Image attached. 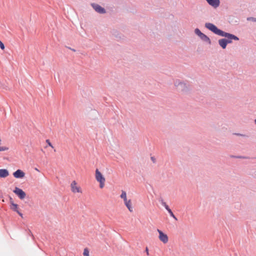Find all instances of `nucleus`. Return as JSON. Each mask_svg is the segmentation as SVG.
<instances>
[{
  "instance_id": "obj_31",
  "label": "nucleus",
  "mask_w": 256,
  "mask_h": 256,
  "mask_svg": "<svg viewBox=\"0 0 256 256\" xmlns=\"http://www.w3.org/2000/svg\"><path fill=\"white\" fill-rule=\"evenodd\" d=\"M254 123L256 124V118L254 120Z\"/></svg>"
},
{
  "instance_id": "obj_21",
  "label": "nucleus",
  "mask_w": 256,
  "mask_h": 256,
  "mask_svg": "<svg viewBox=\"0 0 256 256\" xmlns=\"http://www.w3.org/2000/svg\"><path fill=\"white\" fill-rule=\"evenodd\" d=\"M104 182H105V180H103V181H102L101 182H100V188H104Z\"/></svg>"
},
{
  "instance_id": "obj_10",
  "label": "nucleus",
  "mask_w": 256,
  "mask_h": 256,
  "mask_svg": "<svg viewBox=\"0 0 256 256\" xmlns=\"http://www.w3.org/2000/svg\"><path fill=\"white\" fill-rule=\"evenodd\" d=\"M76 181H73L71 184V188L73 192H80L81 191L80 190V188L79 187L76 186Z\"/></svg>"
},
{
  "instance_id": "obj_20",
  "label": "nucleus",
  "mask_w": 256,
  "mask_h": 256,
  "mask_svg": "<svg viewBox=\"0 0 256 256\" xmlns=\"http://www.w3.org/2000/svg\"><path fill=\"white\" fill-rule=\"evenodd\" d=\"M248 20H252L253 22H256V18L253 17H249L247 18Z\"/></svg>"
},
{
  "instance_id": "obj_1",
  "label": "nucleus",
  "mask_w": 256,
  "mask_h": 256,
  "mask_svg": "<svg viewBox=\"0 0 256 256\" xmlns=\"http://www.w3.org/2000/svg\"><path fill=\"white\" fill-rule=\"evenodd\" d=\"M204 26L214 34L226 38H221L218 40V44L222 49H225L228 44L232 43V40H239V38L237 36L218 28L212 23L206 22Z\"/></svg>"
},
{
  "instance_id": "obj_27",
  "label": "nucleus",
  "mask_w": 256,
  "mask_h": 256,
  "mask_svg": "<svg viewBox=\"0 0 256 256\" xmlns=\"http://www.w3.org/2000/svg\"><path fill=\"white\" fill-rule=\"evenodd\" d=\"M235 134L236 136H244V135L242 134H239V133H236V134Z\"/></svg>"
},
{
  "instance_id": "obj_24",
  "label": "nucleus",
  "mask_w": 256,
  "mask_h": 256,
  "mask_svg": "<svg viewBox=\"0 0 256 256\" xmlns=\"http://www.w3.org/2000/svg\"><path fill=\"white\" fill-rule=\"evenodd\" d=\"M10 204H11L10 206H12V204H14V202L12 198L11 197H10Z\"/></svg>"
},
{
  "instance_id": "obj_18",
  "label": "nucleus",
  "mask_w": 256,
  "mask_h": 256,
  "mask_svg": "<svg viewBox=\"0 0 256 256\" xmlns=\"http://www.w3.org/2000/svg\"><path fill=\"white\" fill-rule=\"evenodd\" d=\"M83 254L84 256H89V251L87 248L84 249Z\"/></svg>"
},
{
  "instance_id": "obj_23",
  "label": "nucleus",
  "mask_w": 256,
  "mask_h": 256,
  "mask_svg": "<svg viewBox=\"0 0 256 256\" xmlns=\"http://www.w3.org/2000/svg\"><path fill=\"white\" fill-rule=\"evenodd\" d=\"M0 48L2 50H4V44L0 41Z\"/></svg>"
},
{
  "instance_id": "obj_9",
  "label": "nucleus",
  "mask_w": 256,
  "mask_h": 256,
  "mask_svg": "<svg viewBox=\"0 0 256 256\" xmlns=\"http://www.w3.org/2000/svg\"><path fill=\"white\" fill-rule=\"evenodd\" d=\"M207 2L211 6L214 8L218 7L220 6V0H206Z\"/></svg>"
},
{
  "instance_id": "obj_29",
  "label": "nucleus",
  "mask_w": 256,
  "mask_h": 256,
  "mask_svg": "<svg viewBox=\"0 0 256 256\" xmlns=\"http://www.w3.org/2000/svg\"><path fill=\"white\" fill-rule=\"evenodd\" d=\"M29 232H30V234L32 235L33 236L31 231L29 230Z\"/></svg>"
},
{
  "instance_id": "obj_2",
  "label": "nucleus",
  "mask_w": 256,
  "mask_h": 256,
  "mask_svg": "<svg viewBox=\"0 0 256 256\" xmlns=\"http://www.w3.org/2000/svg\"><path fill=\"white\" fill-rule=\"evenodd\" d=\"M174 85L176 89L180 92H186L189 89L188 84L187 82L184 81H181L180 80H175L174 82Z\"/></svg>"
},
{
  "instance_id": "obj_17",
  "label": "nucleus",
  "mask_w": 256,
  "mask_h": 256,
  "mask_svg": "<svg viewBox=\"0 0 256 256\" xmlns=\"http://www.w3.org/2000/svg\"><path fill=\"white\" fill-rule=\"evenodd\" d=\"M232 158H242V159H248V158H250L248 156H232Z\"/></svg>"
},
{
  "instance_id": "obj_3",
  "label": "nucleus",
  "mask_w": 256,
  "mask_h": 256,
  "mask_svg": "<svg viewBox=\"0 0 256 256\" xmlns=\"http://www.w3.org/2000/svg\"><path fill=\"white\" fill-rule=\"evenodd\" d=\"M121 198H122L124 201L125 206L128 208L130 212H132L133 210L132 207V202L130 200H127L126 193L125 191L122 190V194L120 196Z\"/></svg>"
},
{
  "instance_id": "obj_8",
  "label": "nucleus",
  "mask_w": 256,
  "mask_h": 256,
  "mask_svg": "<svg viewBox=\"0 0 256 256\" xmlns=\"http://www.w3.org/2000/svg\"><path fill=\"white\" fill-rule=\"evenodd\" d=\"M96 180L98 182H101L103 180H106L105 178L104 177L101 172L98 170V169H96Z\"/></svg>"
},
{
  "instance_id": "obj_15",
  "label": "nucleus",
  "mask_w": 256,
  "mask_h": 256,
  "mask_svg": "<svg viewBox=\"0 0 256 256\" xmlns=\"http://www.w3.org/2000/svg\"><path fill=\"white\" fill-rule=\"evenodd\" d=\"M194 32L198 36H200L202 34V32L198 28L194 30Z\"/></svg>"
},
{
  "instance_id": "obj_16",
  "label": "nucleus",
  "mask_w": 256,
  "mask_h": 256,
  "mask_svg": "<svg viewBox=\"0 0 256 256\" xmlns=\"http://www.w3.org/2000/svg\"><path fill=\"white\" fill-rule=\"evenodd\" d=\"M168 212L169 213L170 216L173 218L175 220H177V218L174 215V214H173L172 212V210L170 209L168 210Z\"/></svg>"
},
{
  "instance_id": "obj_19",
  "label": "nucleus",
  "mask_w": 256,
  "mask_h": 256,
  "mask_svg": "<svg viewBox=\"0 0 256 256\" xmlns=\"http://www.w3.org/2000/svg\"><path fill=\"white\" fill-rule=\"evenodd\" d=\"M8 148L6 146H0V152L7 150Z\"/></svg>"
},
{
  "instance_id": "obj_30",
  "label": "nucleus",
  "mask_w": 256,
  "mask_h": 256,
  "mask_svg": "<svg viewBox=\"0 0 256 256\" xmlns=\"http://www.w3.org/2000/svg\"><path fill=\"white\" fill-rule=\"evenodd\" d=\"M152 160H153V162H154V158L152 157Z\"/></svg>"
},
{
  "instance_id": "obj_14",
  "label": "nucleus",
  "mask_w": 256,
  "mask_h": 256,
  "mask_svg": "<svg viewBox=\"0 0 256 256\" xmlns=\"http://www.w3.org/2000/svg\"><path fill=\"white\" fill-rule=\"evenodd\" d=\"M10 209L17 212L18 211V205L12 204V206H10Z\"/></svg>"
},
{
  "instance_id": "obj_7",
  "label": "nucleus",
  "mask_w": 256,
  "mask_h": 256,
  "mask_svg": "<svg viewBox=\"0 0 256 256\" xmlns=\"http://www.w3.org/2000/svg\"><path fill=\"white\" fill-rule=\"evenodd\" d=\"M24 175V172L20 170H18L13 173L14 176L16 178H22Z\"/></svg>"
},
{
  "instance_id": "obj_13",
  "label": "nucleus",
  "mask_w": 256,
  "mask_h": 256,
  "mask_svg": "<svg viewBox=\"0 0 256 256\" xmlns=\"http://www.w3.org/2000/svg\"><path fill=\"white\" fill-rule=\"evenodd\" d=\"M159 202L161 203L162 205L165 208L167 211L168 210L170 209L169 206L166 204V202H164L162 198H160L159 200Z\"/></svg>"
},
{
  "instance_id": "obj_5",
  "label": "nucleus",
  "mask_w": 256,
  "mask_h": 256,
  "mask_svg": "<svg viewBox=\"0 0 256 256\" xmlns=\"http://www.w3.org/2000/svg\"><path fill=\"white\" fill-rule=\"evenodd\" d=\"M13 192L16 194L20 200L24 199L26 196V192L18 187L15 188Z\"/></svg>"
},
{
  "instance_id": "obj_32",
  "label": "nucleus",
  "mask_w": 256,
  "mask_h": 256,
  "mask_svg": "<svg viewBox=\"0 0 256 256\" xmlns=\"http://www.w3.org/2000/svg\"><path fill=\"white\" fill-rule=\"evenodd\" d=\"M254 158H256V157Z\"/></svg>"
},
{
  "instance_id": "obj_4",
  "label": "nucleus",
  "mask_w": 256,
  "mask_h": 256,
  "mask_svg": "<svg viewBox=\"0 0 256 256\" xmlns=\"http://www.w3.org/2000/svg\"><path fill=\"white\" fill-rule=\"evenodd\" d=\"M90 5L94 10L98 13L100 14H104L106 13V10L104 9V8H102L98 4L96 3H92Z\"/></svg>"
},
{
  "instance_id": "obj_6",
  "label": "nucleus",
  "mask_w": 256,
  "mask_h": 256,
  "mask_svg": "<svg viewBox=\"0 0 256 256\" xmlns=\"http://www.w3.org/2000/svg\"><path fill=\"white\" fill-rule=\"evenodd\" d=\"M159 234L158 238L160 241H162L164 244H166L168 242V236L165 234H164L162 230L159 229L157 230Z\"/></svg>"
},
{
  "instance_id": "obj_26",
  "label": "nucleus",
  "mask_w": 256,
  "mask_h": 256,
  "mask_svg": "<svg viewBox=\"0 0 256 256\" xmlns=\"http://www.w3.org/2000/svg\"><path fill=\"white\" fill-rule=\"evenodd\" d=\"M146 254L148 256L149 255V252H148V248H146Z\"/></svg>"
},
{
  "instance_id": "obj_22",
  "label": "nucleus",
  "mask_w": 256,
  "mask_h": 256,
  "mask_svg": "<svg viewBox=\"0 0 256 256\" xmlns=\"http://www.w3.org/2000/svg\"><path fill=\"white\" fill-rule=\"evenodd\" d=\"M46 142L48 144L49 146H51V147H52V148H54V147H53V146H52V144H51V142H50V140H46Z\"/></svg>"
},
{
  "instance_id": "obj_25",
  "label": "nucleus",
  "mask_w": 256,
  "mask_h": 256,
  "mask_svg": "<svg viewBox=\"0 0 256 256\" xmlns=\"http://www.w3.org/2000/svg\"><path fill=\"white\" fill-rule=\"evenodd\" d=\"M17 213L19 214L20 216L22 218V214L20 212L19 210L17 212Z\"/></svg>"
},
{
  "instance_id": "obj_28",
  "label": "nucleus",
  "mask_w": 256,
  "mask_h": 256,
  "mask_svg": "<svg viewBox=\"0 0 256 256\" xmlns=\"http://www.w3.org/2000/svg\"><path fill=\"white\" fill-rule=\"evenodd\" d=\"M69 48L71 50H72L74 52L76 51V50L74 49H72V48Z\"/></svg>"
},
{
  "instance_id": "obj_11",
  "label": "nucleus",
  "mask_w": 256,
  "mask_h": 256,
  "mask_svg": "<svg viewBox=\"0 0 256 256\" xmlns=\"http://www.w3.org/2000/svg\"><path fill=\"white\" fill-rule=\"evenodd\" d=\"M200 38L204 42H207L209 44H211V40L206 34L202 33V34L199 36Z\"/></svg>"
},
{
  "instance_id": "obj_12",
  "label": "nucleus",
  "mask_w": 256,
  "mask_h": 256,
  "mask_svg": "<svg viewBox=\"0 0 256 256\" xmlns=\"http://www.w3.org/2000/svg\"><path fill=\"white\" fill-rule=\"evenodd\" d=\"M8 174V172L6 169H0V178H6Z\"/></svg>"
}]
</instances>
